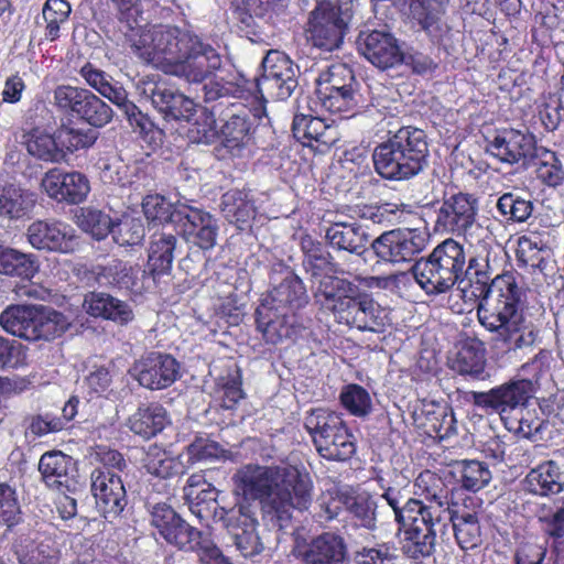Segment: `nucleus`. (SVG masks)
Segmentation results:
<instances>
[{
  "instance_id": "31",
  "label": "nucleus",
  "mask_w": 564,
  "mask_h": 564,
  "mask_svg": "<svg viewBox=\"0 0 564 564\" xmlns=\"http://www.w3.org/2000/svg\"><path fill=\"white\" fill-rule=\"evenodd\" d=\"M313 290L315 297L338 318V306L352 299L357 286L345 279L325 274L313 281Z\"/></svg>"
},
{
  "instance_id": "42",
  "label": "nucleus",
  "mask_w": 564,
  "mask_h": 564,
  "mask_svg": "<svg viewBox=\"0 0 564 564\" xmlns=\"http://www.w3.org/2000/svg\"><path fill=\"white\" fill-rule=\"evenodd\" d=\"M33 194L10 185L0 189V216L19 219L26 216L34 207Z\"/></svg>"
},
{
  "instance_id": "2",
  "label": "nucleus",
  "mask_w": 564,
  "mask_h": 564,
  "mask_svg": "<svg viewBox=\"0 0 564 564\" xmlns=\"http://www.w3.org/2000/svg\"><path fill=\"white\" fill-rule=\"evenodd\" d=\"M235 491L248 500H260L263 516L285 529L294 509L307 510L313 500L308 473L294 466L247 465L234 475Z\"/></svg>"
},
{
  "instance_id": "59",
  "label": "nucleus",
  "mask_w": 564,
  "mask_h": 564,
  "mask_svg": "<svg viewBox=\"0 0 564 564\" xmlns=\"http://www.w3.org/2000/svg\"><path fill=\"white\" fill-rule=\"evenodd\" d=\"M186 204L177 200L172 204L161 195H148L142 203V208L145 217L152 221H173L177 223L176 209L177 207L185 206Z\"/></svg>"
},
{
  "instance_id": "33",
  "label": "nucleus",
  "mask_w": 564,
  "mask_h": 564,
  "mask_svg": "<svg viewBox=\"0 0 564 564\" xmlns=\"http://www.w3.org/2000/svg\"><path fill=\"white\" fill-rule=\"evenodd\" d=\"M523 487L527 491L539 496L557 495L564 489V474L557 463L547 460L528 473Z\"/></svg>"
},
{
  "instance_id": "62",
  "label": "nucleus",
  "mask_w": 564,
  "mask_h": 564,
  "mask_svg": "<svg viewBox=\"0 0 564 564\" xmlns=\"http://www.w3.org/2000/svg\"><path fill=\"white\" fill-rule=\"evenodd\" d=\"M28 152L39 160L52 163L66 162L69 154L74 153L78 148L70 143L64 148V143H23Z\"/></svg>"
},
{
  "instance_id": "1",
  "label": "nucleus",
  "mask_w": 564,
  "mask_h": 564,
  "mask_svg": "<svg viewBox=\"0 0 564 564\" xmlns=\"http://www.w3.org/2000/svg\"><path fill=\"white\" fill-rule=\"evenodd\" d=\"M467 245L470 249L467 273L475 275L479 285L476 288L478 293L474 294L480 299L477 307L480 325L508 350L534 346L540 338V329L521 308L524 296L522 286L511 273L492 278L497 265L492 229L469 239Z\"/></svg>"
},
{
  "instance_id": "9",
  "label": "nucleus",
  "mask_w": 564,
  "mask_h": 564,
  "mask_svg": "<svg viewBox=\"0 0 564 564\" xmlns=\"http://www.w3.org/2000/svg\"><path fill=\"white\" fill-rule=\"evenodd\" d=\"M427 143H380L373 151L376 171L387 180L417 174L426 160Z\"/></svg>"
},
{
  "instance_id": "6",
  "label": "nucleus",
  "mask_w": 564,
  "mask_h": 564,
  "mask_svg": "<svg viewBox=\"0 0 564 564\" xmlns=\"http://www.w3.org/2000/svg\"><path fill=\"white\" fill-rule=\"evenodd\" d=\"M151 524L170 544L184 551H204L219 564H229L207 536L185 522L170 506L158 503L151 511Z\"/></svg>"
},
{
  "instance_id": "7",
  "label": "nucleus",
  "mask_w": 564,
  "mask_h": 564,
  "mask_svg": "<svg viewBox=\"0 0 564 564\" xmlns=\"http://www.w3.org/2000/svg\"><path fill=\"white\" fill-rule=\"evenodd\" d=\"M351 7L323 0L311 11L306 32L313 46L326 52L338 48L351 21Z\"/></svg>"
},
{
  "instance_id": "25",
  "label": "nucleus",
  "mask_w": 564,
  "mask_h": 564,
  "mask_svg": "<svg viewBox=\"0 0 564 564\" xmlns=\"http://www.w3.org/2000/svg\"><path fill=\"white\" fill-rule=\"evenodd\" d=\"M449 0H399L409 9V14L416 24L433 40L442 41L451 31L444 21Z\"/></svg>"
},
{
  "instance_id": "10",
  "label": "nucleus",
  "mask_w": 564,
  "mask_h": 564,
  "mask_svg": "<svg viewBox=\"0 0 564 564\" xmlns=\"http://www.w3.org/2000/svg\"><path fill=\"white\" fill-rule=\"evenodd\" d=\"M53 99L59 111L76 116L95 128L105 127L113 117L110 106L86 88L59 85L53 91Z\"/></svg>"
},
{
  "instance_id": "18",
  "label": "nucleus",
  "mask_w": 564,
  "mask_h": 564,
  "mask_svg": "<svg viewBox=\"0 0 564 564\" xmlns=\"http://www.w3.org/2000/svg\"><path fill=\"white\" fill-rule=\"evenodd\" d=\"M42 188L52 198L67 204H80L90 192L87 176L80 172L52 169L42 178Z\"/></svg>"
},
{
  "instance_id": "14",
  "label": "nucleus",
  "mask_w": 564,
  "mask_h": 564,
  "mask_svg": "<svg viewBox=\"0 0 564 564\" xmlns=\"http://www.w3.org/2000/svg\"><path fill=\"white\" fill-rule=\"evenodd\" d=\"M532 393V381L522 379L501 384L487 392H473L471 400L480 409L503 414L524 405Z\"/></svg>"
},
{
  "instance_id": "28",
  "label": "nucleus",
  "mask_w": 564,
  "mask_h": 564,
  "mask_svg": "<svg viewBox=\"0 0 564 564\" xmlns=\"http://www.w3.org/2000/svg\"><path fill=\"white\" fill-rule=\"evenodd\" d=\"M447 512L448 524L452 523L455 539L463 550H471L481 543V529L476 511L459 508L451 502L449 490L447 489Z\"/></svg>"
},
{
  "instance_id": "64",
  "label": "nucleus",
  "mask_w": 564,
  "mask_h": 564,
  "mask_svg": "<svg viewBox=\"0 0 564 564\" xmlns=\"http://www.w3.org/2000/svg\"><path fill=\"white\" fill-rule=\"evenodd\" d=\"M543 253L544 250L530 238L521 237L519 239L517 259L524 265L542 271L546 265Z\"/></svg>"
},
{
  "instance_id": "52",
  "label": "nucleus",
  "mask_w": 564,
  "mask_h": 564,
  "mask_svg": "<svg viewBox=\"0 0 564 564\" xmlns=\"http://www.w3.org/2000/svg\"><path fill=\"white\" fill-rule=\"evenodd\" d=\"M459 473V482L462 487L469 491H478L486 487L491 480V471L485 463L479 460L457 462Z\"/></svg>"
},
{
  "instance_id": "38",
  "label": "nucleus",
  "mask_w": 564,
  "mask_h": 564,
  "mask_svg": "<svg viewBox=\"0 0 564 564\" xmlns=\"http://www.w3.org/2000/svg\"><path fill=\"white\" fill-rule=\"evenodd\" d=\"M176 238L172 234H155L149 248L148 265L151 276L167 273L172 269Z\"/></svg>"
},
{
  "instance_id": "56",
  "label": "nucleus",
  "mask_w": 564,
  "mask_h": 564,
  "mask_svg": "<svg viewBox=\"0 0 564 564\" xmlns=\"http://www.w3.org/2000/svg\"><path fill=\"white\" fill-rule=\"evenodd\" d=\"M70 11V4L66 0H46L42 14L46 22L45 37L48 41H55L59 36V26L67 21Z\"/></svg>"
},
{
  "instance_id": "61",
  "label": "nucleus",
  "mask_w": 564,
  "mask_h": 564,
  "mask_svg": "<svg viewBox=\"0 0 564 564\" xmlns=\"http://www.w3.org/2000/svg\"><path fill=\"white\" fill-rule=\"evenodd\" d=\"M343 406L352 415L365 416L371 411V398L366 389L358 384L345 387L340 393Z\"/></svg>"
},
{
  "instance_id": "45",
  "label": "nucleus",
  "mask_w": 564,
  "mask_h": 564,
  "mask_svg": "<svg viewBox=\"0 0 564 564\" xmlns=\"http://www.w3.org/2000/svg\"><path fill=\"white\" fill-rule=\"evenodd\" d=\"M37 269L34 256L0 247V273L30 280Z\"/></svg>"
},
{
  "instance_id": "47",
  "label": "nucleus",
  "mask_w": 564,
  "mask_h": 564,
  "mask_svg": "<svg viewBox=\"0 0 564 564\" xmlns=\"http://www.w3.org/2000/svg\"><path fill=\"white\" fill-rule=\"evenodd\" d=\"M377 502L368 492H351L344 497V508L358 521L359 525L372 530L376 528Z\"/></svg>"
},
{
  "instance_id": "63",
  "label": "nucleus",
  "mask_w": 564,
  "mask_h": 564,
  "mask_svg": "<svg viewBox=\"0 0 564 564\" xmlns=\"http://www.w3.org/2000/svg\"><path fill=\"white\" fill-rule=\"evenodd\" d=\"M59 552L55 543L47 539L33 545L25 553L20 555L22 564H57Z\"/></svg>"
},
{
  "instance_id": "51",
  "label": "nucleus",
  "mask_w": 564,
  "mask_h": 564,
  "mask_svg": "<svg viewBox=\"0 0 564 564\" xmlns=\"http://www.w3.org/2000/svg\"><path fill=\"white\" fill-rule=\"evenodd\" d=\"M75 217L78 227L98 240L106 238L113 228L110 216L93 207L80 208Z\"/></svg>"
},
{
  "instance_id": "24",
  "label": "nucleus",
  "mask_w": 564,
  "mask_h": 564,
  "mask_svg": "<svg viewBox=\"0 0 564 564\" xmlns=\"http://www.w3.org/2000/svg\"><path fill=\"white\" fill-rule=\"evenodd\" d=\"M256 322L264 340L272 345L295 338L302 329L296 314L279 312L272 306L259 305L256 310Z\"/></svg>"
},
{
  "instance_id": "40",
  "label": "nucleus",
  "mask_w": 564,
  "mask_h": 564,
  "mask_svg": "<svg viewBox=\"0 0 564 564\" xmlns=\"http://www.w3.org/2000/svg\"><path fill=\"white\" fill-rule=\"evenodd\" d=\"M73 468V459L70 456L62 452H50L42 455L39 463V470L51 488H59L68 486L69 471Z\"/></svg>"
},
{
  "instance_id": "60",
  "label": "nucleus",
  "mask_w": 564,
  "mask_h": 564,
  "mask_svg": "<svg viewBox=\"0 0 564 564\" xmlns=\"http://www.w3.org/2000/svg\"><path fill=\"white\" fill-rule=\"evenodd\" d=\"M497 208L508 220L523 223L532 215L533 204L513 193H505L498 199Z\"/></svg>"
},
{
  "instance_id": "41",
  "label": "nucleus",
  "mask_w": 564,
  "mask_h": 564,
  "mask_svg": "<svg viewBox=\"0 0 564 564\" xmlns=\"http://www.w3.org/2000/svg\"><path fill=\"white\" fill-rule=\"evenodd\" d=\"M221 213L225 218L239 228L253 218L256 208L249 194L240 189H230L221 197Z\"/></svg>"
},
{
  "instance_id": "55",
  "label": "nucleus",
  "mask_w": 564,
  "mask_h": 564,
  "mask_svg": "<svg viewBox=\"0 0 564 564\" xmlns=\"http://www.w3.org/2000/svg\"><path fill=\"white\" fill-rule=\"evenodd\" d=\"M226 449L216 441L205 436H197L186 447L187 468L195 463H208L225 457Z\"/></svg>"
},
{
  "instance_id": "57",
  "label": "nucleus",
  "mask_w": 564,
  "mask_h": 564,
  "mask_svg": "<svg viewBox=\"0 0 564 564\" xmlns=\"http://www.w3.org/2000/svg\"><path fill=\"white\" fill-rule=\"evenodd\" d=\"M486 359L484 351L474 345H464L457 354L454 368L460 375H467L475 379H482L485 375Z\"/></svg>"
},
{
  "instance_id": "30",
  "label": "nucleus",
  "mask_w": 564,
  "mask_h": 564,
  "mask_svg": "<svg viewBox=\"0 0 564 564\" xmlns=\"http://www.w3.org/2000/svg\"><path fill=\"white\" fill-rule=\"evenodd\" d=\"M100 95L110 100L118 108L122 109L127 116L130 126L144 138L154 140L156 135L154 131V122L144 113H142L138 107L128 99L126 89L118 83H112L111 79L101 90Z\"/></svg>"
},
{
  "instance_id": "5",
  "label": "nucleus",
  "mask_w": 564,
  "mask_h": 564,
  "mask_svg": "<svg viewBox=\"0 0 564 564\" xmlns=\"http://www.w3.org/2000/svg\"><path fill=\"white\" fill-rule=\"evenodd\" d=\"M305 429L312 436L318 454L328 460H347L356 452V441L344 420L326 409L311 411Z\"/></svg>"
},
{
  "instance_id": "29",
  "label": "nucleus",
  "mask_w": 564,
  "mask_h": 564,
  "mask_svg": "<svg viewBox=\"0 0 564 564\" xmlns=\"http://www.w3.org/2000/svg\"><path fill=\"white\" fill-rule=\"evenodd\" d=\"M84 307L89 315L112 321L119 325H127L134 318L133 311L127 302L105 292L87 294Z\"/></svg>"
},
{
  "instance_id": "35",
  "label": "nucleus",
  "mask_w": 564,
  "mask_h": 564,
  "mask_svg": "<svg viewBox=\"0 0 564 564\" xmlns=\"http://www.w3.org/2000/svg\"><path fill=\"white\" fill-rule=\"evenodd\" d=\"M329 243L350 253H360L368 242V234L357 223H335L326 230Z\"/></svg>"
},
{
  "instance_id": "22",
  "label": "nucleus",
  "mask_w": 564,
  "mask_h": 564,
  "mask_svg": "<svg viewBox=\"0 0 564 564\" xmlns=\"http://www.w3.org/2000/svg\"><path fill=\"white\" fill-rule=\"evenodd\" d=\"M359 50L371 64L381 69L394 67L403 62V53L397 39L384 31L361 33Z\"/></svg>"
},
{
  "instance_id": "44",
  "label": "nucleus",
  "mask_w": 564,
  "mask_h": 564,
  "mask_svg": "<svg viewBox=\"0 0 564 564\" xmlns=\"http://www.w3.org/2000/svg\"><path fill=\"white\" fill-rule=\"evenodd\" d=\"M196 112V104L193 99L186 97L185 95L176 91L175 97L173 99L172 108L170 109L165 122L162 127H158L154 124L153 133L156 135V139L163 138H172L174 135V126L178 124L180 120L184 119L186 121L189 120L192 116ZM183 137L181 133L176 135V138Z\"/></svg>"
},
{
  "instance_id": "17",
  "label": "nucleus",
  "mask_w": 564,
  "mask_h": 564,
  "mask_svg": "<svg viewBox=\"0 0 564 564\" xmlns=\"http://www.w3.org/2000/svg\"><path fill=\"white\" fill-rule=\"evenodd\" d=\"M338 307L337 321L359 330L380 332L388 323L386 310L368 295H354Z\"/></svg>"
},
{
  "instance_id": "20",
  "label": "nucleus",
  "mask_w": 564,
  "mask_h": 564,
  "mask_svg": "<svg viewBox=\"0 0 564 564\" xmlns=\"http://www.w3.org/2000/svg\"><path fill=\"white\" fill-rule=\"evenodd\" d=\"M176 216L181 223L184 239L200 249H212L216 245L218 226L216 219L202 209L185 205L177 207Z\"/></svg>"
},
{
  "instance_id": "32",
  "label": "nucleus",
  "mask_w": 564,
  "mask_h": 564,
  "mask_svg": "<svg viewBox=\"0 0 564 564\" xmlns=\"http://www.w3.org/2000/svg\"><path fill=\"white\" fill-rule=\"evenodd\" d=\"M346 556L344 540L334 533H324L307 545L302 554L303 564H343Z\"/></svg>"
},
{
  "instance_id": "37",
  "label": "nucleus",
  "mask_w": 564,
  "mask_h": 564,
  "mask_svg": "<svg viewBox=\"0 0 564 564\" xmlns=\"http://www.w3.org/2000/svg\"><path fill=\"white\" fill-rule=\"evenodd\" d=\"M36 307L37 305H10L1 313L0 325L7 333L32 341Z\"/></svg>"
},
{
  "instance_id": "4",
  "label": "nucleus",
  "mask_w": 564,
  "mask_h": 564,
  "mask_svg": "<svg viewBox=\"0 0 564 564\" xmlns=\"http://www.w3.org/2000/svg\"><path fill=\"white\" fill-rule=\"evenodd\" d=\"M194 35L175 25L155 24L134 32L130 46L142 62L172 74Z\"/></svg>"
},
{
  "instance_id": "58",
  "label": "nucleus",
  "mask_w": 564,
  "mask_h": 564,
  "mask_svg": "<svg viewBox=\"0 0 564 564\" xmlns=\"http://www.w3.org/2000/svg\"><path fill=\"white\" fill-rule=\"evenodd\" d=\"M354 72L346 64L337 63L328 66L316 79V88L327 87V90H354Z\"/></svg>"
},
{
  "instance_id": "50",
  "label": "nucleus",
  "mask_w": 564,
  "mask_h": 564,
  "mask_svg": "<svg viewBox=\"0 0 564 564\" xmlns=\"http://www.w3.org/2000/svg\"><path fill=\"white\" fill-rule=\"evenodd\" d=\"M485 151L501 162L527 164L536 155L535 143H486Z\"/></svg>"
},
{
  "instance_id": "43",
  "label": "nucleus",
  "mask_w": 564,
  "mask_h": 564,
  "mask_svg": "<svg viewBox=\"0 0 564 564\" xmlns=\"http://www.w3.org/2000/svg\"><path fill=\"white\" fill-rule=\"evenodd\" d=\"M429 256L448 267V270L462 280L467 273V257L464 247L453 238H447L438 243Z\"/></svg>"
},
{
  "instance_id": "48",
  "label": "nucleus",
  "mask_w": 564,
  "mask_h": 564,
  "mask_svg": "<svg viewBox=\"0 0 564 564\" xmlns=\"http://www.w3.org/2000/svg\"><path fill=\"white\" fill-rule=\"evenodd\" d=\"M295 70L289 73L290 76L273 74L261 75L257 79V89L261 96H268L274 100L288 99L297 87V77Z\"/></svg>"
},
{
  "instance_id": "19",
  "label": "nucleus",
  "mask_w": 564,
  "mask_h": 564,
  "mask_svg": "<svg viewBox=\"0 0 564 564\" xmlns=\"http://www.w3.org/2000/svg\"><path fill=\"white\" fill-rule=\"evenodd\" d=\"M90 478L97 508L105 518H117L127 505L121 477L112 470L95 469Z\"/></svg>"
},
{
  "instance_id": "39",
  "label": "nucleus",
  "mask_w": 564,
  "mask_h": 564,
  "mask_svg": "<svg viewBox=\"0 0 564 564\" xmlns=\"http://www.w3.org/2000/svg\"><path fill=\"white\" fill-rule=\"evenodd\" d=\"M144 468L156 477L170 478L184 474L187 465L183 460V455L172 456L165 449L150 445L144 457Z\"/></svg>"
},
{
  "instance_id": "27",
  "label": "nucleus",
  "mask_w": 564,
  "mask_h": 564,
  "mask_svg": "<svg viewBox=\"0 0 564 564\" xmlns=\"http://www.w3.org/2000/svg\"><path fill=\"white\" fill-rule=\"evenodd\" d=\"M431 476V480L443 481L436 474L425 470L422 471L415 479L414 486L416 488L415 494L419 498H408L402 489L388 486L383 487V492L381 494V498L386 501V503L392 509L394 520L400 524L404 522V520H409L412 514H419L420 510L427 502V495L423 492V488L420 487L419 481L422 477Z\"/></svg>"
},
{
  "instance_id": "21",
  "label": "nucleus",
  "mask_w": 564,
  "mask_h": 564,
  "mask_svg": "<svg viewBox=\"0 0 564 564\" xmlns=\"http://www.w3.org/2000/svg\"><path fill=\"white\" fill-rule=\"evenodd\" d=\"M100 285L116 286L121 290L141 294L155 286V279L138 265H130L122 261H112L97 273Z\"/></svg>"
},
{
  "instance_id": "13",
  "label": "nucleus",
  "mask_w": 564,
  "mask_h": 564,
  "mask_svg": "<svg viewBox=\"0 0 564 564\" xmlns=\"http://www.w3.org/2000/svg\"><path fill=\"white\" fill-rule=\"evenodd\" d=\"M220 67V54L195 34L171 75L188 83H203Z\"/></svg>"
},
{
  "instance_id": "53",
  "label": "nucleus",
  "mask_w": 564,
  "mask_h": 564,
  "mask_svg": "<svg viewBox=\"0 0 564 564\" xmlns=\"http://www.w3.org/2000/svg\"><path fill=\"white\" fill-rule=\"evenodd\" d=\"M333 131L334 129L318 117L296 115L292 123V132L295 141L304 139L307 141H319L326 132H328V138H330L332 141H337V138L332 135Z\"/></svg>"
},
{
  "instance_id": "46",
  "label": "nucleus",
  "mask_w": 564,
  "mask_h": 564,
  "mask_svg": "<svg viewBox=\"0 0 564 564\" xmlns=\"http://www.w3.org/2000/svg\"><path fill=\"white\" fill-rule=\"evenodd\" d=\"M139 95L151 101L152 106L167 116L172 108L173 99L177 90L170 87L165 82H158L154 77L142 78L137 86Z\"/></svg>"
},
{
  "instance_id": "26",
  "label": "nucleus",
  "mask_w": 564,
  "mask_h": 564,
  "mask_svg": "<svg viewBox=\"0 0 564 564\" xmlns=\"http://www.w3.org/2000/svg\"><path fill=\"white\" fill-rule=\"evenodd\" d=\"M448 269L442 262L438 263L427 256L416 261L412 265L411 272L427 295H437L451 291L457 282L463 281Z\"/></svg>"
},
{
  "instance_id": "34",
  "label": "nucleus",
  "mask_w": 564,
  "mask_h": 564,
  "mask_svg": "<svg viewBox=\"0 0 564 564\" xmlns=\"http://www.w3.org/2000/svg\"><path fill=\"white\" fill-rule=\"evenodd\" d=\"M169 423L167 411L158 403L139 408L129 419L130 430L143 438H151L161 433Z\"/></svg>"
},
{
  "instance_id": "8",
  "label": "nucleus",
  "mask_w": 564,
  "mask_h": 564,
  "mask_svg": "<svg viewBox=\"0 0 564 564\" xmlns=\"http://www.w3.org/2000/svg\"><path fill=\"white\" fill-rule=\"evenodd\" d=\"M478 202L470 195L458 193L444 199L436 212L435 230L445 234H457L464 237L465 242L475 239L491 230L490 225H482L476 220Z\"/></svg>"
},
{
  "instance_id": "15",
  "label": "nucleus",
  "mask_w": 564,
  "mask_h": 564,
  "mask_svg": "<svg viewBox=\"0 0 564 564\" xmlns=\"http://www.w3.org/2000/svg\"><path fill=\"white\" fill-rule=\"evenodd\" d=\"M138 382L150 390H161L173 384L180 377V365L171 355L150 352L134 364Z\"/></svg>"
},
{
  "instance_id": "49",
  "label": "nucleus",
  "mask_w": 564,
  "mask_h": 564,
  "mask_svg": "<svg viewBox=\"0 0 564 564\" xmlns=\"http://www.w3.org/2000/svg\"><path fill=\"white\" fill-rule=\"evenodd\" d=\"M316 97L325 110L347 118L354 115L357 107L354 90H327V87H321L316 88Z\"/></svg>"
},
{
  "instance_id": "11",
  "label": "nucleus",
  "mask_w": 564,
  "mask_h": 564,
  "mask_svg": "<svg viewBox=\"0 0 564 564\" xmlns=\"http://www.w3.org/2000/svg\"><path fill=\"white\" fill-rule=\"evenodd\" d=\"M217 517L243 557H253L263 551L264 544L257 530L256 512L250 503H237L230 509L215 510V518Z\"/></svg>"
},
{
  "instance_id": "16",
  "label": "nucleus",
  "mask_w": 564,
  "mask_h": 564,
  "mask_svg": "<svg viewBox=\"0 0 564 564\" xmlns=\"http://www.w3.org/2000/svg\"><path fill=\"white\" fill-rule=\"evenodd\" d=\"M28 241L39 250L69 253L77 246L74 228L62 221L37 220L26 230Z\"/></svg>"
},
{
  "instance_id": "36",
  "label": "nucleus",
  "mask_w": 564,
  "mask_h": 564,
  "mask_svg": "<svg viewBox=\"0 0 564 564\" xmlns=\"http://www.w3.org/2000/svg\"><path fill=\"white\" fill-rule=\"evenodd\" d=\"M33 339L51 341L61 337L69 327L70 321L63 313L47 306L37 305L33 321Z\"/></svg>"
},
{
  "instance_id": "23",
  "label": "nucleus",
  "mask_w": 564,
  "mask_h": 564,
  "mask_svg": "<svg viewBox=\"0 0 564 564\" xmlns=\"http://www.w3.org/2000/svg\"><path fill=\"white\" fill-rule=\"evenodd\" d=\"M308 302L303 281L291 270L285 269L281 281L263 296L260 305L275 307L279 312L296 314Z\"/></svg>"
},
{
  "instance_id": "3",
  "label": "nucleus",
  "mask_w": 564,
  "mask_h": 564,
  "mask_svg": "<svg viewBox=\"0 0 564 564\" xmlns=\"http://www.w3.org/2000/svg\"><path fill=\"white\" fill-rule=\"evenodd\" d=\"M419 485L427 495L429 503L419 514H412L409 520L399 524L404 535L401 549L413 560L427 557L434 552L436 535L446 531L451 519L446 510L447 487L444 482L432 481L431 476H424Z\"/></svg>"
},
{
  "instance_id": "54",
  "label": "nucleus",
  "mask_w": 564,
  "mask_h": 564,
  "mask_svg": "<svg viewBox=\"0 0 564 564\" xmlns=\"http://www.w3.org/2000/svg\"><path fill=\"white\" fill-rule=\"evenodd\" d=\"M267 124H257L251 127V123L245 116L234 115L221 127V134L224 141H242L246 137L249 139L265 138L264 132H269Z\"/></svg>"
},
{
  "instance_id": "12",
  "label": "nucleus",
  "mask_w": 564,
  "mask_h": 564,
  "mask_svg": "<svg viewBox=\"0 0 564 564\" xmlns=\"http://www.w3.org/2000/svg\"><path fill=\"white\" fill-rule=\"evenodd\" d=\"M429 243V235L419 228H399L384 231L371 242L375 254L384 262L412 261Z\"/></svg>"
}]
</instances>
